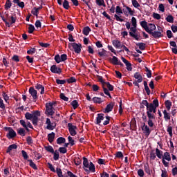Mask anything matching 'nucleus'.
I'll list each match as a JSON object with an SVG mask.
<instances>
[{"instance_id": "1", "label": "nucleus", "mask_w": 177, "mask_h": 177, "mask_svg": "<svg viewBox=\"0 0 177 177\" xmlns=\"http://www.w3.org/2000/svg\"><path fill=\"white\" fill-rule=\"evenodd\" d=\"M136 18L135 17H132L131 18V26L132 27L130 28V32H129L130 37H132L136 41H139L140 39V35L138 33V24H137Z\"/></svg>"}, {"instance_id": "2", "label": "nucleus", "mask_w": 177, "mask_h": 177, "mask_svg": "<svg viewBox=\"0 0 177 177\" xmlns=\"http://www.w3.org/2000/svg\"><path fill=\"white\" fill-rule=\"evenodd\" d=\"M38 117H41V113L38 111H35L30 113L27 112L25 114V118L26 120H32L33 125H38Z\"/></svg>"}, {"instance_id": "3", "label": "nucleus", "mask_w": 177, "mask_h": 177, "mask_svg": "<svg viewBox=\"0 0 177 177\" xmlns=\"http://www.w3.org/2000/svg\"><path fill=\"white\" fill-rule=\"evenodd\" d=\"M83 169L86 172V174H89L90 172H95V165L92 162L89 163V160L88 158L84 157L83 158Z\"/></svg>"}, {"instance_id": "4", "label": "nucleus", "mask_w": 177, "mask_h": 177, "mask_svg": "<svg viewBox=\"0 0 177 177\" xmlns=\"http://www.w3.org/2000/svg\"><path fill=\"white\" fill-rule=\"evenodd\" d=\"M56 102H49L46 104V113L48 115H53L55 114V106Z\"/></svg>"}, {"instance_id": "5", "label": "nucleus", "mask_w": 177, "mask_h": 177, "mask_svg": "<svg viewBox=\"0 0 177 177\" xmlns=\"http://www.w3.org/2000/svg\"><path fill=\"white\" fill-rule=\"evenodd\" d=\"M157 109L153 105V104H149V106L147 108V117H156V113Z\"/></svg>"}, {"instance_id": "6", "label": "nucleus", "mask_w": 177, "mask_h": 177, "mask_svg": "<svg viewBox=\"0 0 177 177\" xmlns=\"http://www.w3.org/2000/svg\"><path fill=\"white\" fill-rule=\"evenodd\" d=\"M162 162L163 164V165H165V167H168L169 165V161H171V154H169V152H165L163 156H162ZM165 160L167 161H165Z\"/></svg>"}, {"instance_id": "7", "label": "nucleus", "mask_w": 177, "mask_h": 177, "mask_svg": "<svg viewBox=\"0 0 177 177\" xmlns=\"http://www.w3.org/2000/svg\"><path fill=\"white\" fill-rule=\"evenodd\" d=\"M69 48H72L75 53H81V48L82 46L80 44L77 43H69L68 44Z\"/></svg>"}, {"instance_id": "8", "label": "nucleus", "mask_w": 177, "mask_h": 177, "mask_svg": "<svg viewBox=\"0 0 177 177\" xmlns=\"http://www.w3.org/2000/svg\"><path fill=\"white\" fill-rule=\"evenodd\" d=\"M68 128L71 136L77 135V126L73 124V123H68Z\"/></svg>"}, {"instance_id": "9", "label": "nucleus", "mask_w": 177, "mask_h": 177, "mask_svg": "<svg viewBox=\"0 0 177 177\" xmlns=\"http://www.w3.org/2000/svg\"><path fill=\"white\" fill-rule=\"evenodd\" d=\"M29 93L30 96H32L33 102H37V100L38 99L37 90L34 89V87H30L29 88Z\"/></svg>"}, {"instance_id": "10", "label": "nucleus", "mask_w": 177, "mask_h": 177, "mask_svg": "<svg viewBox=\"0 0 177 177\" xmlns=\"http://www.w3.org/2000/svg\"><path fill=\"white\" fill-rule=\"evenodd\" d=\"M46 129H48V131H53V129H55V128H56V124L53 123L50 121V119L47 118L46 121Z\"/></svg>"}, {"instance_id": "11", "label": "nucleus", "mask_w": 177, "mask_h": 177, "mask_svg": "<svg viewBox=\"0 0 177 177\" xmlns=\"http://www.w3.org/2000/svg\"><path fill=\"white\" fill-rule=\"evenodd\" d=\"M142 130L143 131V133H145V136H149L150 135L151 131H150V127L146 124V123H144L142 127Z\"/></svg>"}, {"instance_id": "12", "label": "nucleus", "mask_w": 177, "mask_h": 177, "mask_svg": "<svg viewBox=\"0 0 177 177\" xmlns=\"http://www.w3.org/2000/svg\"><path fill=\"white\" fill-rule=\"evenodd\" d=\"M124 8H126V10L123 9L125 16H128V14L130 15V16H133V15H135V12L132 10V8H131L130 7L124 6Z\"/></svg>"}, {"instance_id": "13", "label": "nucleus", "mask_w": 177, "mask_h": 177, "mask_svg": "<svg viewBox=\"0 0 177 177\" xmlns=\"http://www.w3.org/2000/svg\"><path fill=\"white\" fill-rule=\"evenodd\" d=\"M113 109H114V103L111 102L106 105V108L104 110V113H110L111 111H113Z\"/></svg>"}, {"instance_id": "14", "label": "nucleus", "mask_w": 177, "mask_h": 177, "mask_svg": "<svg viewBox=\"0 0 177 177\" xmlns=\"http://www.w3.org/2000/svg\"><path fill=\"white\" fill-rule=\"evenodd\" d=\"M148 117V126L150 128L154 127V122L156 121V116H147Z\"/></svg>"}, {"instance_id": "15", "label": "nucleus", "mask_w": 177, "mask_h": 177, "mask_svg": "<svg viewBox=\"0 0 177 177\" xmlns=\"http://www.w3.org/2000/svg\"><path fill=\"white\" fill-rule=\"evenodd\" d=\"M156 30V25L153 24H148L147 30H146L148 34H151Z\"/></svg>"}, {"instance_id": "16", "label": "nucleus", "mask_w": 177, "mask_h": 177, "mask_svg": "<svg viewBox=\"0 0 177 177\" xmlns=\"http://www.w3.org/2000/svg\"><path fill=\"white\" fill-rule=\"evenodd\" d=\"M50 71L51 73H53V74H60V73H62V69L57 68L56 65H53L50 67Z\"/></svg>"}, {"instance_id": "17", "label": "nucleus", "mask_w": 177, "mask_h": 177, "mask_svg": "<svg viewBox=\"0 0 177 177\" xmlns=\"http://www.w3.org/2000/svg\"><path fill=\"white\" fill-rule=\"evenodd\" d=\"M15 136H16V131L12 128L9 127L7 138H8L9 139H12V138H15Z\"/></svg>"}, {"instance_id": "18", "label": "nucleus", "mask_w": 177, "mask_h": 177, "mask_svg": "<svg viewBox=\"0 0 177 177\" xmlns=\"http://www.w3.org/2000/svg\"><path fill=\"white\" fill-rule=\"evenodd\" d=\"M112 44L114 47L116 48V49H122V45L121 44V41L118 40H113Z\"/></svg>"}, {"instance_id": "19", "label": "nucleus", "mask_w": 177, "mask_h": 177, "mask_svg": "<svg viewBox=\"0 0 177 177\" xmlns=\"http://www.w3.org/2000/svg\"><path fill=\"white\" fill-rule=\"evenodd\" d=\"M35 88L37 89V91H39V89L41 90V95H44V93H45V87H44V86L41 84H37L35 85Z\"/></svg>"}, {"instance_id": "20", "label": "nucleus", "mask_w": 177, "mask_h": 177, "mask_svg": "<svg viewBox=\"0 0 177 177\" xmlns=\"http://www.w3.org/2000/svg\"><path fill=\"white\" fill-rule=\"evenodd\" d=\"M134 78L137 80V82H142L143 81V77H142V75L139 72H136L134 74Z\"/></svg>"}, {"instance_id": "21", "label": "nucleus", "mask_w": 177, "mask_h": 177, "mask_svg": "<svg viewBox=\"0 0 177 177\" xmlns=\"http://www.w3.org/2000/svg\"><path fill=\"white\" fill-rule=\"evenodd\" d=\"M151 34L152 35V37H153V38H161V37H162V33L158 31L152 32V33Z\"/></svg>"}, {"instance_id": "22", "label": "nucleus", "mask_w": 177, "mask_h": 177, "mask_svg": "<svg viewBox=\"0 0 177 177\" xmlns=\"http://www.w3.org/2000/svg\"><path fill=\"white\" fill-rule=\"evenodd\" d=\"M13 2L16 3L19 8H21V9H23V8L25 6L24 2L20 1V0H13Z\"/></svg>"}, {"instance_id": "23", "label": "nucleus", "mask_w": 177, "mask_h": 177, "mask_svg": "<svg viewBox=\"0 0 177 177\" xmlns=\"http://www.w3.org/2000/svg\"><path fill=\"white\" fill-rule=\"evenodd\" d=\"M163 115H164V118L165 121H168V120H171V114L169 113H167V110L163 111Z\"/></svg>"}, {"instance_id": "24", "label": "nucleus", "mask_w": 177, "mask_h": 177, "mask_svg": "<svg viewBox=\"0 0 177 177\" xmlns=\"http://www.w3.org/2000/svg\"><path fill=\"white\" fill-rule=\"evenodd\" d=\"M55 134L53 132H52L51 133H49L48 135V142H50V143H52V142H53V140H55Z\"/></svg>"}, {"instance_id": "25", "label": "nucleus", "mask_w": 177, "mask_h": 177, "mask_svg": "<svg viewBox=\"0 0 177 177\" xmlns=\"http://www.w3.org/2000/svg\"><path fill=\"white\" fill-rule=\"evenodd\" d=\"M104 120V116L103 115V114L102 113L98 114L97 117V124H100L102 121H103Z\"/></svg>"}, {"instance_id": "26", "label": "nucleus", "mask_w": 177, "mask_h": 177, "mask_svg": "<svg viewBox=\"0 0 177 177\" xmlns=\"http://www.w3.org/2000/svg\"><path fill=\"white\" fill-rule=\"evenodd\" d=\"M165 104L167 111H169V110H171V107L172 106V102L169 100H167L165 101Z\"/></svg>"}, {"instance_id": "27", "label": "nucleus", "mask_w": 177, "mask_h": 177, "mask_svg": "<svg viewBox=\"0 0 177 177\" xmlns=\"http://www.w3.org/2000/svg\"><path fill=\"white\" fill-rule=\"evenodd\" d=\"M140 25L144 30L146 31L147 30V27L149 26V24L146 21H142L140 22Z\"/></svg>"}, {"instance_id": "28", "label": "nucleus", "mask_w": 177, "mask_h": 177, "mask_svg": "<svg viewBox=\"0 0 177 177\" xmlns=\"http://www.w3.org/2000/svg\"><path fill=\"white\" fill-rule=\"evenodd\" d=\"M4 6L6 10H9V9L12 8V1H10V0H7Z\"/></svg>"}, {"instance_id": "29", "label": "nucleus", "mask_w": 177, "mask_h": 177, "mask_svg": "<svg viewBox=\"0 0 177 177\" xmlns=\"http://www.w3.org/2000/svg\"><path fill=\"white\" fill-rule=\"evenodd\" d=\"M93 103H98V104H100V103H103V100L99 97H94L93 98Z\"/></svg>"}, {"instance_id": "30", "label": "nucleus", "mask_w": 177, "mask_h": 177, "mask_svg": "<svg viewBox=\"0 0 177 177\" xmlns=\"http://www.w3.org/2000/svg\"><path fill=\"white\" fill-rule=\"evenodd\" d=\"M16 149H17V145H16V144L11 145L7 149V153H10V151H12V150H14Z\"/></svg>"}, {"instance_id": "31", "label": "nucleus", "mask_w": 177, "mask_h": 177, "mask_svg": "<svg viewBox=\"0 0 177 177\" xmlns=\"http://www.w3.org/2000/svg\"><path fill=\"white\" fill-rule=\"evenodd\" d=\"M156 154L158 158H160V159L162 158V156H163L162 152L160 150H159L158 148L156 149Z\"/></svg>"}, {"instance_id": "32", "label": "nucleus", "mask_w": 177, "mask_h": 177, "mask_svg": "<svg viewBox=\"0 0 177 177\" xmlns=\"http://www.w3.org/2000/svg\"><path fill=\"white\" fill-rule=\"evenodd\" d=\"M89 32H91V28L89 26H86L83 29V34L84 35H89Z\"/></svg>"}, {"instance_id": "33", "label": "nucleus", "mask_w": 177, "mask_h": 177, "mask_svg": "<svg viewBox=\"0 0 177 177\" xmlns=\"http://www.w3.org/2000/svg\"><path fill=\"white\" fill-rule=\"evenodd\" d=\"M131 3L133 6L135 7L136 9H138V8H140V4H139V2H138L137 0H132Z\"/></svg>"}, {"instance_id": "34", "label": "nucleus", "mask_w": 177, "mask_h": 177, "mask_svg": "<svg viewBox=\"0 0 177 177\" xmlns=\"http://www.w3.org/2000/svg\"><path fill=\"white\" fill-rule=\"evenodd\" d=\"M17 132L21 136H26V130H24V129L20 128L17 130Z\"/></svg>"}, {"instance_id": "35", "label": "nucleus", "mask_w": 177, "mask_h": 177, "mask_svg": "<svg viewBox=\"0 0 177 177\" xmlns=\"http://www.w3.org/2000/svg\"><path fill=\"white\" fill-rule=\"evenodd\" d=\"M65 142H66V138L63 137H59L57 140V145H62V143H65Z\"/></svg>"}, {"instance_id": "36", "label": "nucleus", "mask_w": 177, "mask_h": 177, "mask_svg": "<svg viewBox=\"0 0 177 177\" xmlns=\"http://www.w3.org/2000/svg\"><path fill=\"white\" fill-rule=\"evenodd\" d=\"M2 97L3 99L5 100L6 103H8V100H9V95H8V93L3 92L2 93Z\"/></svg>"}, {"instance_id": "37", "label": "nucleus", "mask_w": 177, "mask_h": 177, "mask_svg": "<svg viewBox=\"0 0 177 177\" xmlns=\"http://www.w3.org/2000/svg\"><path fill=\"white\" fill-rule=\"evenodd\" d=\"M144 86H145V89L146 91L147 94L150 95V88H149V86H147V82L146 81L144 82Z\"/></svg>"}, {"instance_id": "38", "label": "nucleus", "mask_w": 177, "mask_h": 177, "mask_svg": "<svg viewBox=\"0 0 177 177\" xmlns=\"http://www.w3.org/2000/svg\"><path fill=\"white\" fill-rule=\"evenodd\" d=\"M111 62H112L113 64H115V65L120 64V62L118 61V58H117V57H115V56L113 57Z\"/></svg>"}, {"instance_id": "39", "label": "nucleus", "mask_w": 177, "mask_h": 177, "mask_svg": "<svg viewBox=\"0 0 177 177\" xmlns=\"http://www.w3.org/2000/svg\"><path fill=\"white\" fill-rule=\"evenodd\" d=\"M62 5L64 9L68 10L70 8V4H68V1L67 0H64Z\"/></svg>"}, {"instance_id": "40", "label": "nucleus", "mask_w": 177, "mask_h": 177, "mask_svg": "<svg viewBox=\"0 0 177 177\" xmlns=\"http://www.w3.org/2000/svg\"><path fill=\"white\" fill-rule=\"evenodd\" d=\"M45 150L46 151H48L49 153H55V150L53 149V147L52 146H47L44 147Z\"/></svg>"}, {"instance_id": "41", "label": "nucleus", "mask_w": 177, "mask_h": 177, "mask_svg": "<svg viewBox=\"0 0 177 177\" xmlns=\"http://www.w3.org/2000/svg\"><path fill=\"white\" fill-rule=\"evenodd\" d=\"M104 85L108 88L109 91H114V86L113 85L110 84L109 82H104Z\"/></svg>"}, {"instance_id": "42", "label": "nucleus", "mask_w": 177, "mask_h": 177, "mask_svg": "<svg viewBox=\"0 0 177 177\" xmlns=\"http://www.w3.org/2000/svg\"><path fill=\"white\" fill-rule=\"evenodd\" d=\"M28 161L29 162L30 167L33 168V169H37V165H35V163H34V162H32V160H28Z\"/></svg>"}, {"instance_id": "43", "label": "nucleus", "mask_w": 177, "mask_h": 177, "mask_svg": "<svg viewBox=\"0 0 177 177\" xmlns=\"http://www.w3.org/2000/svg\"><path fill=\"white\" fill-rule=\"evenodd\" d=\"M137 45L141 50L146 49V44L145 43H138Z\"/></svg>"}, {"instance_id": "44", "label": "nucleus", "mask_w": 177, "mask_h": 177, "mask_svg": "<svg viewBox=\"0 0 177 177\" xmlns=\"http://www.w3.org/2000/svg\"><path fill=\"white\" fill-rule=\"evenodd\" d=\"M53 153H54L53 159L55 160V161H57V160H59V157H60V155L59 154V151H55Z\"/></svg>"}, {"instance_id": "45", "label": "nucleus", "mask_w": 177, "mask_h": 177, "mask_svg": "<svg viewBox=\"0 0 177 177\" xmlns=\"http://www.w3.org/2000/svg\"><path fill=\"white\" fill-rule=\"evenodd\" d=\"M20 124H21V125H22V127L24 128H25V129H26V131H29L28 128H27V123H26V121H24L23 120H20Z\"/></svg>"}, {"instance_id": "46", "label": "nucleus", "mask_w": 177, "mask_h": 177, "mask_svg": "<svg viewBox=\"0 0 177 177\" xmlns=\"http://www.w3.org/2000/svg\"><path fill=\"white\" fill-rule=\"evenodd\" d=\"M166 21L168 22V23H174V17L172 15H168L167 17H166Z\"/></svg>"}, {"instance_id": "47", "label": "nucleus", "mask_w": 177, "mask_h": 177, "mask_svg": "<svg viewBox=\"0 0 177 177\" xmlns=\"http://www.w3.org/2000/svg\"><path fill=\"white\" fill-rule=\"evenodd\" d=\"M156 157H157V155L156 154V152L154 151V150L151 151L150 153L151 160H156Z\"/></svg>"}, {"instance_id": "48", "label": "nucleus", "mask_w": 177, "mask_h": 177, "mask_svg": "<svg viewBox=\"0 0 177 177\" xmlns=\"http://www.w3.org/2000/svg\"><path fill=\"white\" fill-rule=\"evenodd\" d=\"M95 2L98 6H106L104 5V0H96Z\"/></svg>"}, {"instance_id": "49", "label": "nucleus", "mask_w": 177, "mask_h": 177, "mask_svg": "<svg viewBox=\"0 0 177 177\" xmlns=\"http://www.w3.org/2000/svg\"><path fill=\"white\" fill-rule=\"evenodd\" d=\"M115 12L118 15H122V9H121V7H120V6H116Z\"/></svg>"}, {"instance_id": "50", "label": "nucleus", "mask_w": 177, "mask_h": 177, "mask_svg": "<svg viewBox=\"0 0 177 177\" xmlns=\"http://www.w3.org/2000/svg\"><path fill=\"white\" fill-rule=\"evenodd\" d=\"M71 104L73 107L74 110H75V109H77V107H78V102H77V100H73L71 103Z\"/></svg>"}, {"instance_id": "51", "label": "nucleus", "mask_w": 177, "mask_h": 177, "mask_svg": "<svg viewBox=\"0 0 177 177\" xmlns=\"http://www.w3.org/2000/svg\"><path fill=\"white\" fill-rule=\"evenodd\" d=\"M144 169L147 174H150V167H149V164L144 165Z\"/></svg>"}, {"instance_id": "52", "label": "nucleus", "mask_w": 177, "mask_h": 177, "mask_svg": "<svg viewBox=\"0 0 177 177\" xmlns=\"http://www.w3.org/2000/svg\"><path fill=\"white\" fill-rule=\"evenodd\" d=\"M35 30V27H34L33 25H30L28 27V32L29 34H32L34 32V30Z\"/></svg>"}, {"instance_id": "53", "label": "nucleus", "mask_w": 177, "mask_h": 177, "mask_svg": "<svg viewBox=\"0 0 177 177\" xmlns=\"http://www.w3.org/2000/svg\"><path fill=\"white\" fill-rule=\"evenodd\" d=\"M39 8H33L32 10V14L34 15V16H38Z\"/></svg>"}, {"instance_id": "54", "label": "nucleus", "mask_w": 177, "mask_h": 177, "mask_svg": "<svg viewBox=\"0 0 177 177\" xmlns=\"http://www.w3.org/2000/svg\"><path fill=\"white\" fill-rule=\"evenodd\" d=\"M77 82V80L74 77H70L69 79L67 80L68 84H73V82Z\"/></svg>"}, {"instance_id": "55", "label": "nucleus", "mask_w": 177, "mask_h": 177, "mask_svg": "<svg viewBox=\"0 0 177 177\" xmlns=\"http://www.w3.org/2000/svg\"><path fill=\"white\" fill-rule=\"evenodd\" d=\"M138 175L140 177H144L145 176V171H143V169H138Z\"/></svg>"}, {"instance_id": "56", "label": "nucleus", "mask_w": 177, "mask_h": 177, "mask_svg": "<svg viewBox=\"0 0 177 177\" xmlns=\"http://www.w3.org/2000/svg\"><path fill=\"white\" fill-rule=\"evenodd\" d=\"M59 151L62 154H66V153H67V149H66V147H59Z\"/></svg>"}, {"instance_id": "57", "label": "nucleus", "mask_w": 177, "mask_h": 177, "mask_svg": "<svg viewBox=\"0 0 177 177\" xmlns=\"http://www.w3.org/2000/svg\"><path fill=\"white\" fill-rule=\"evenodd\" d=\"M60 98L62 100H64V102H68V97H66V95H64V93H61L60 94Z\"/></svg>"}, {"instance_id": "58", "label": "nucleus", "mask_w": 177, "mask_h": 177, "mask_svg": "<svg viewBox=\"0 0 177 177\" xmlns=\"http://www.w3.org/2000/svg\"><path fill=\"white\" fill-rule=\"evenodd\" d=\"M55 60L57 63H61L62 62V58L60 57V55H57L55 56Z\"/></svg>"}, {"instance_id": "59", "label": "nucleus", "mask_w": 177, "mask_h": 177, "mask_svg": "<svg viewBox=\"0 0 177 177\" xmlns=\"http://www.w3.org/2000/svg\"><path fill=\"white\" fill-rule=\"evenodd\" d=\"M21 153L24 160H28V155L27 154V152H26V151L24 150H22Z\"/></svg>"}, {"instance_id": "60", "label": "nucleus", "mask_w": 177, "mask_h": 177, "mask_svg": "<svg viewBox=\"0 0 177 177\" xmlns=\"http://www.w3.org/2000/svg\"><path fill=\"white\" fill-rule=\"evenodd\" d=\"M68 140L69 142V145H71V146H74L75 143H74V140H73V137L68 136Z\"/></svg>"}, {"instance_id": "61", "label": "nucleus", "mask_w": 177, "mask_h": 177, "mask_svg": "<svg viewBox=\"0 0 177 177\" xmlns=\"http://www.w3.org/2000/svg\"><path fill=\"white\" fill-rule=\"evenodd\" d=\"M35 50H36V49L35 48H30V50H28L27 51V53H28V55H34V53H35Z\"/></svg>"}, {"instance_id": "62", "label": "nucleus", "mask_w": 177, "mask_h": 177, "mask_svg": "<svg viewBox=\"0 0 177 177\" xmlns=\"http://www.w3.org/2000/svg\"><path fill=\"white\" fill-rule=\"evenodd\" d=\"M56 82L58 85H64V83L66 82V80H60L59 79H57Z\"/></svg>"}, {"instance_id": "63", "label": "nucleus", "mask_w": 177, "mask_h": 177, "mask_svg": "<svg viewBox=\"0 0 177 177\" xmlns=\"http://www.w3.org/2000/svg\"><path fill=\"white\" fill-rule=\"evenodd\" d=\"M60 57H61V62H66V60H67V55L66 54L61 55Z\"/></svg>"}, {"instance_id": "64", "label": "nucleus", "mask_w": 177, "mask_h": 177, "mask_svg": "<svg viewBox=\"0 0 177 177\" xmlns=\"http://www.w3.org/2000/svg\"><path fill=\"white\" fill-rule=\"evenodd\" d=\"M56 171L59 177H63V174L61 169H57Z\"/></svg>"}]
</instances>
